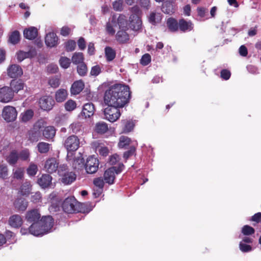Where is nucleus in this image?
Returning <instances> with one entry per match:
<instances>
[{
    "instance_id": "1",
    "label": "nucleus",
    "mask_w": 261,
    "mask_h": 261,
    "mask_svg": "<svg viewBox=\"0 0 261 261\" xmlns=\"http://www.w3.org/2000/svg\"><path fill=\"white\" fill-rule=\"evenodd\" d=\"M130 91L128 86L115 84L106 91L104 101L106 105L123 108L129 102Z\"/></svg>"
},
{
    "instance_id": "2",
    "label": "nucleus",
    "mask_w": 261,
    "mask_h": 261,
    "mask_svg": "<svg viewBox=\"0 0 261 261\" xmlns=\"http://www.w3.org/2000/svg\"><path fill=\"white\" fill-rule=\"evenodd\" d=\"M62 207L64 212L68 214L86 213L90 211L85 203L79 202L73 196L66 198L63 201Z\"/></svg>"
},
{
    "instance_id": "3",
    "label": "nucleus",
    "mask_w": 261,
    "mask_h": 261,
    "mask_svg": "<svg viewBox=\"0 0 261 261\" xmlns=\"http://www.w3.org/2000/svg\"><path fill=\"white\" fill-rule=\"evenodd\" d=\"M108 107L104 110V115L106 118L111 122H115L118 120L120 115L121 113L118 106L115 105H107Z\"/></svg>"
},
{
    "instance_id": "4",
    "label": "nucleus",
    "mask_w": 261,
    "mask_h": 261,
    "mask_svg": "<svg viewBox=\"0 0 261 261\" xmlns=\"http://www.w3.org/2000/svg\"><path fill=\"white\" fill-rule=\"evenodd\" d=\"M42 229L36 231L38 234H45L48 232L54 224V220L51 216H43L39 220Z\"/></svg>"
},
{
    "instance_id": "5",
    "label": "nucleus",
    "mask_w": 261,
    "mask_h": 261,
    "mask_svg": "<svg viewBox=\"0 0 261 261\" xmlns=\"http://www.w3.org/2000/svg\"><path fill=\"white\" fill-rule=\"evenodd\" d=\"M80 139L77 136L72 135L65 140L63 144L67 151L69 152L76 151L80 147Z\"/></svg>"
},
{
    "instance_id": "6",
    "label": "nucleus",
    "mask_w": 261,
    "mask_h": 261,
    "mask_svg": "<svg viewBox=\"0 0 261 261\" xmlns=\"http://www.w3.org/2000/svg\"><path fill=\"white\" fill-rule=\"evenodd\" d=\"M99 165V160L94 155H91L87 159L84 169L87 173L94 174L97 171Z\"/></svg>"
},
{
    "instance_id": "7",
    "label": "nucleus",
    "mask_w": 261,
    "mask_h": 261,
    "mask_svg": "<svg viewBox=\"0 0 261 261\" xmlns=\"http://www.w3.org/2000/svg\"><path fill=\"white\" fill-rule=\"evenodd\" d=\"M17 115V112L14 107L7 106L4 108L2 116L7 122L14 121L16 119Z\"/></svg>"
},
{
    "instance_id": "8",
    "label": "nucleus",
    "mask_w": 261,
    "mask_h": 261,
    "mask_svg": "<svg viewBox=\"0 0 261 261\" xmlns=\"http://www.w3.org/2000/svg\"><path fill=\"white\" fill-rule=\"evenodd\" d=\"M14 93L12 89L8 86L0 88V101L7 103L12 100L14 97Z\"/></svg>"
},
{
    "instance_id": "9",
    "label": "nucleus",
    "mask_w": 261,
    "mask_h": 261,
    "mask_svg": "<svg viewBox=\"0 0 261 261\" xmlns=\"http://www.w3.org/2000/svg\"><path fill=\"white\" fill-rule=\"evenodd\" d=\"M95 112L94 105L92 102L85 103L82 111L79 115V118L87 119L92 117Z\"/></svg>"
},
{
    "instance_id": "10",
    "label": "nucleus",
    "mask_w": 261,
    "mask_h": 261,
    "mask_svg": "<svg viewBox=\"0 0 261 261\" xmlns=\"http://www.w3.org/2000/svg\"><path fill=\"white\" fill-rule=\"evenodd\" d=\"M111 22L114 26H117L118 24L120 29L127 28V20L125 15L119 14L118 18H117L116 15H113L112 17Z\"/></svg>"
},
{
    "instance_id": "11",
    "label": "nucleus",
    "mask_w": 261,
    "mask_h": 261,
    "mask_svg": "<svg viewBox=\"0 0 261 261\" xmlns=\"http://www.w3.org/2000/svg\"><path fill=\"white\" fill-rule=\"evenodd\" d=\"M59 162L55 158L48 159L44 164L45 170L49 173H53L57 171Z\"/></svg>"
},
{
    "instance_id": "12",
    "label": "nucleus",
    "mask_w": 261,
    "mask_h": 261,
    "mask_svg": "<svg viewBox=\"0 0 261 261\" xmlns=\"http://www.w3.org/2000/svg\"><path fill=\"white\" fill-rule=\"evenodd\" d=\"M41 214L37 209H33L29 211L25 214L26 220L28 222L32 223V224L39 222Z\"/></svg>"
},
{
    "instance_id": "13",
    "label": "nucleus",
    "mask_w": 261,
    "mask_h": 261,
    "mask_svg": "<svg viewBox=\"0 0 261 261\" xmlns=\"http://www.w3.org/2000/svg\"><path fill=\"white\" fill-rule=\"evenodd\" d=\"M55 101L51 97L45 96L41 97L39 100L40 108L45 111H48L52 109Z\"/></svg>"
},
{
    "instance_id": "14",
    "label": "nucleus",
    "mask_w": 261,
    "mask_h": 261,
    "mask_svg": "<svg viewBox=\"0 0 261 261\" xmlns=\"http://www.w3.org/2000/svg\"><path fill=\"white\" fill-rule=\"evenodd\" d=\"M8 75L11 78H16L20 76L23 74L22 68L16 64L11 65L7 69Z\"/></svg>"
},
{
    "instance_id": "15",
    "label": "nucleus",
    "mask_w": 261,
    "mask_h": 261,
    "mask_svg": "<svg viewBox=\"0 0 261 261\" xmlns=\"http://www.w3.org/2000/svg\"><path fill=\"white\" fill-rule=\"evenodd\" d=\"M45 43L48 47L56 46L58 44V38L56 34L54 32L47 34L45 38Z\"/></svg>"
},
{
    "instance_id": "16",
    "label": "nucleus",
    "mask_w": 261,
    "mask_h": 261,
    "mask_svg": "<svg viewBox=\"0 0 261 261\" xmlns=\"http://www.w3.org/2000/svg\"><path fill=\"white\" fill-rule=\"evenodd\" d=\"M194 24L191 20H186L184 18L178 21V29L182 32H190L193 29Z\"/></svg>"
},
{
    "instance_id": "17",
    "label": "nucleus",
    "mask_w": 261,
    "mask_h": 261,
    "mask_svg": "<svg viewBox=\"0 0 261 261\" xmlns=\"http://www.w3.org/2000/svg\"><path fill=\"white\" fill-rule=\"evenodd\" d=\"M103 179L105 182L109 185H112L114 183L115 179L114 168H109L105 171Z\"/></svg>"
},
{
    "instance_id": "18",
    "label": "nucleus",
    "mask_w": 261,
    "mask_h": 261,
    "mask_svg": "<svg viewBox=\"0 0 261 261\" xmlns=\"http://www.w3.org/2000/svg\"><path fill=\"white\" fill-rule=\"evenodd\" d=\"M52 177L48 174H43L38 178L37 183L42 188L48 187L51 184Z\"/></svg>"
},
{
    "instance_id": "19",
    "label": "nucleus",
    "mask_w": 261,
    "mask_h": 261,
    "mask_svg": "<svg viewBox=\"0 0 261 261\" xmlns=\"http://www.w3.org/2000/svg\"><path fill=\"white\" fill-rule=\"evenodd\" d=\"M9 224L13 228H19L23 223L21 217L17 214L11 216L8 220Z\"/></svg>"
},
{
    "instance_id": "20",
    "label": "nucleus",
    "mask_w": 261,
    "mask_h": 261,
    "mask_svg": "<svg viewBox=\"0 0 261 261\" xmlns=\"http://www.w3.org/2000/svg\"><path fill=\"white\" fill-rule=\"evenodd\" d=\"M38 30L34 27H30L23 30V36L28 40H34L38 36Z\"/></svg>"
},
{
    "instance_id": "21",
    "label": "nucleus",
    "mask_w": 261,
    "mask_h": 261,
    "mask_svg": "<svg viewBox=\"0 0 261 261\" xmlns=\"http://www.w3.org/2000/svg\"><path fill=\"white\" fill-rule=\"evenodd\" d=\"M116 40L119 44L127 43L129 40V36L125 30L118 31L116 33Z\"/></svg>"
},
{
    "instance_id": "22",
    "label": "nucleus",
    "mask_w": 261,
    "mask_h": 261,
    "mask_svg": "<svg viewBox=\"0 0 261 261\" xmlns=\"http://www.w3.org/2000/svg\"><path fill=\"white\" fill-rule=\"evenodd\" d=\"M130 27L135 31H138L141 28L142 21L140 16L130 15L129 18Z\"/></svg>"
},
{
    "instance_id": "23",
    "label": "nucleus",
    "mask_w": 261,
    "mask_h": 261,
    "mask_svg": "<svg viewBox=\"0 0 261 261\" xmlns=\"http://www.w3.org/2000/svg\"><path fill=\"white\" fill-rule=\"evenodd\" d=\"M85 160L82 155L75 157L72 162V167L77 171L83 170L85 168Z\"/></svg>"
},
{
    "instance_id": "24",
    "label": "nucleus",
    "mask_w": 261,
    "mask_h": 261,
    "mask_svg": "<svg viewBox=\"0 0 261 261\" xmlns=\"http://www.w3.org/2000/svg\"><path fill=\"white\" fill-rule=\"evenodd\" d=\"M84 87L85 85L82 81L80 80L74 82L70 89L71 94L74 95L79 94L83 90Z\"/></svg>"
},
{
    "instance_id": "25",
    "label": "nucleus",
    "mask_w": 261,
    "mask_h": 261,
    "mask_svg": "<svg viewBox=\"0 0 261 261\" xmlns=\"http://www.w3.org/2000/svg\"><path fill=\"white\" fill-rule=\"evenodd\" d=\"M24 83L20 80H12L10 83V88L13 93H17L19 91L22 90L24 87Z\"/></svg>"
},
{
    "instance_id": "26",
    "label": "nucleus",
    "mask_w": 261,
    "mask_h": 261,
    "mask_svg": "<svg viewBox=\"0 0 261 261\" xmlns=\"http://www.w3.org/2000/svg\"><path fill=\"white\" fill-rule=\"evenodd\" d=\"M19 159V155L16 150H12L9 154L6 156V160L7 163L12 166L15 165Z\"/></svg>"
},
{
    "instance_id": "27",
    "label": "nucleus",
    "mask_w": 261,
    "mask_h": 261,
    "mask_svg": "<svg viewBox=\"0 0 261 261\" xmlns=\"http://www.w3.org/2000/svg\"><path fill=\"white\" fill-rule=\"evenodd\" d=\"M76 178V174L73 172H68L61 178V181L65 185H69L73 182Z\"/></svg>"
},
{
    "instance_id": "28",
    "label": "nucleus",
    "mask_w": 261,
    "mask_h": 261,
    "mask_svg": "<svg viewBox=\"0 0 261 261\" xmlns=\"http://www.w3.org/2000/svg\"><path fill=\"white\" fill-rule=\"evenodd\" d=\"M42 134L45 139H52L55 136L56 129L54 126H46L43 130Z\"/></svg>"
},
{
    "instance_id": "29",
    "label": "nucleus",
    "mask_w": 261,
    "mask_h": 261,
    "mask_svg": "<svg viewBox=\"0 0 261 261\" xmlns=\"http://www.w3.org/2000/svg\"><path fill=\"white\" fill-rule=\"evenodd\" d=\"M167 25L172 32H177L178 30V21L175 18L172 17L168 18L167 20Z\"/></svg>"
},
{
    "instance_id": "30",
    "label": "nucleus",
    "mask_w": 261,
    "mask_h": 261,
    "mask_svg": "<svg viewBox=\"0 0 261 261\" xmlns=\"http://www.w3.org/2000/svg\"><path fill=\"white\" fill-rule=\"evenodd\" d=\"M162 19V14L160 13L151 12L149 17V22L153 25L160 23Z\"/></svg>"
},
{
    "instance_id": "31",
    "label": "nucleus",
    "mask_w": 261,
    "mask_h": 261,
    "mask_svg": "<svg viewBox=\"0 0 261 261\" xmlns=\"http://www.w3.org/2000/svg\"><path fill=\"white\" fill-rule=\"evenodd\" d=\"M67 95L68 93L66 90L60 89L56 92L55 99L57 102H61L66 99Z\"/></svg>"
},
{
    "instance_id": "32",
    "label": "nucleus",
    "mask_w": 261,
    "mask_h": 261,
    "mask_svg": "<svg viewBox=\"0 0 261 261\" xmlns=\"http://www.w3.org/2000/svg\"><path fill=\"white\" fill-rule=\"evenodd\" d=\"M105 53L108 62L112 61L116 57V51L111 47L106 46L105 48Z\"/></svg>"
},
{
    "instance_id": "33",
    "label": "nucleus",
    "mask_w": 261,
    "mask_h": 261,
    "mask_svg": "<svg viewBox=\"0 0 261 261\" xmlns=\"http://www.w3.org/2000/svg\"><path fill=\"white\" fill-rule=\"evenodd\" d=\"M162 11L164 13L172 14L174 12V9L173 3L169 1H166L163 3L162 7Z\"/></svg>"
},
{
    "instance_id": "34",
    "label": "nucleus",
    "mask_w": 261,
    "mask_h": 261,
    "mask_svg": "<svg viewBox=\"0 0 261 261\" xmlns=\"http://www.w3.org/2000/svg\"><path fill=\"white\" fill-rule=\"evenodd\" d=\"M121 123L123 125V132L124 133L131 132L135 126L134 123L130 120H123Z\"/></svg>"
},
{
    "instance_id": "35",
    "label": "nucleus",
    "mask_w": 261,
    "mask_h": 261,
    "mask_svg": "<svg viewBox=\"0 0 261 261\" xmlns=\"http://www.w3.org/2000/svg\"><path fill=\"white\" fill-rule=\"evenodd\" d=\"M108 129V124L104 122H99L95 124V130L99 134H104Z\"/></svg>"
},
{
    "instance_id": "36",
    "label": "nucleus",
    "mask_w": 261,
    "mask_h": 261,
    "mask_svg": "<svg viewBox=\"0 0 261 261\" xmlns=\"http://www.w3.org/2000/svg\"><path fill=\"white\" fill-rule=\"evenodd\" d=\"M16 208L19 211H24L28 206V202L23 199H17L14 203Z\"/></svg>"
},
{
    "instance_id": "37",
    "label": "nucleus",
    "mask_w": 261,
    "mask_h": 261,
    "mask_svg": "<svg viewBox=\"0 0 261 261\" xmlns=\"http://www.w3.org/2000/svg\"><path fill=\"white\" fill-rule=\"evenodd\" d=\"M33 51L29 50V51H23L22 50H19L17 53V59L18 61L21 62L24 59L32 57L34 56Z\"/></svg>"
},
{
    "instance_id": "38",
    "label": "nucleus",
    "mask_w": 261,
    "mask_h": 261,
    "mask_svg": "<svg viewBox=\"0 0 261 261\" xmlns=\"http://www.w3.org/2000/svg\"><path fill=\"white\" fill-rule=\"evenodd\" d=\"M50 146L51 144L44 142H39L37 145L38 151L41 153H47L50 149Z\"/></svg>"
},
{
    "instance_id": "39",
    "label": "nucleus",
    "mask_w": 261,
    "mask_h": 261,
    "mask_svg": "<svg viewBox=\"0 0 261 261\" xmlns=\"http://www.w3.org/2000/svg\"><path fill=\"white\" fill-rule=\"evenodd\" d=\"M40 132L35 129L31 130L29 134V140L31 142H37L40 139Z\"/></svg>"
},
{
    "instance_id": "40",
    "label": "nucleus",
    "mask_w": 261,
    "mask_h": 261,
    "mask_svg": "<svg viewBox=\"0 0 261 261\" xmlns=\"http://www.w3.org/2000/svg\"><path fill=\"white\" fill-rule=\"evenodd\" d=\"M38 171V166L33 162H31L27 169V173L30 176H35Z\"/></svg>"
},
{
    "instance_id": "41",
    "label": "nucleus",
    "mask_w": 261,
    "mask_h": 261,
    "mask_svg": "<svg viewBox=\"0 0 261 261\" xmlns=\"http://www.w3.org/2000/svg\"><path fill=\"white\" fill-rule=\"evenodd\" d=\"M41 227L42 226L39 222L34 223L29 227V232L30 233L36 236H42L44 234H38L35 233L37 230L42 229Z\"/></svg>"
},
{
    "instance_id": "42",
    "label": "nucleus",
    "mask_w": 261,
    "mask_h": 261,
    "mask_svg": "<svg viewBox=\"0 0 261 261\" xmlns=\"http://www.w3.org/2000/svg\"><path fill=\"white\" fill-rule=\"evenodd\" d=\"M84 57L82 53H75L72 57V61L73 64H80L84 62Z\"/></svg>"
},
{
    "instance_id": "43",
    "label": "nucleus",
    "mask_w": 261,
    "mask_h": 261,
    "mask_svg": "<svg viewBox=\"0 0 261 261\" xmlns=\"http://www.w3.org/2000/svg\"><path fill=\"white\" fill-rule=\"evenodd\" d=\"M9 41L13 44H17L20 41V33L18 31H13L9 36Z\"/></svg>"
},
{
    "instance_id": "44",
    "label": "nucleus",
    "mask_w": 261,
    "mask_h": 261,
    "mask_svg": "<svg viewBox=\"0 0 261 261\" xmlns=\"http://www.w3.org/2000/svg\"><path fill=\"white\" fill-rule=\"evenodd\" d=\"M9 175L8 168L5 164H0V178L7 179Z\"/></svg>"
},
{
    "instance_id": "45",
    "label": "nucleus",
    "mask_w": 261,
    "mask_h": 261,
    "mask_svg": "<svg viewBox=\"0 0 261 261\" xmlns=\"http://www.w3.org/2000/svg\"><path fill=\"white\" fill-rule=\"evenodd\" d=\"M34 116V112L32 110H28L21 114V121L26 122L30 120Z\"/></svg>"
},
{
    "instance_id": "46",
    "label": "nucleus",
    "mask_w": 261,
    "mask_h": 261,
    "mask_svg": "<svg viewBox=\"0 0 261 261\" xmlns=\"http://www.w3.org/2000/svg\"><path fill=\"white\" fill-rule=\"evenodd\" d=\"M130 142L131 140L129 138L126 136H122L119 138L118 146L119 148H124L125 146L129 145Z\"/></svg>"
},
{
    "instance_id": "47",
    "label": "nucleus",
    "mask_w": 261,
    "mask_h": 261,
    "mask_svg": "<svg viewBox=\"0 0 261 261\" xmlns=\"http://www.w3.org/2000/svg\"><path fill=\"white\" fill-rule=\"evenodd\" d=\"M64 107L66 111L71 112L76 108V103L75 101L69 99L65 103Z\"/></svg>"
},
{
    "instance_id": "48",
    "label": "nucleus",
    "mask_w": 261,
    "mask_h": 261,
    "mask_svg": "<svg viewBox=\"0 0 261 261\" xmlns=\"http://www.w3.org/2000/svg\"><path fill=\"white\" fill-rule=\"evenodd\" d=\"M77 72L81 76H85L87 73V67L85 63H82L77 66Z\"/></svg>"
},
{
    "instance_id": "49",
    "label": "nucleus",
    "mask_w": 261,
    "mask_h": 261,
    "mask_svg": "<svg viewBox=\"0 0 261 261\" xmlns=\"http://www.w3.org/2000/svg\"><path fill=\"white\" fill-rule=\"evenodd\" d=\"M19 158L22 161H28L29 160L30 152L28 149H24L20 151L18 153Z\"/></svg>"
},
{
    "instance_id": "50",
    "label": "nucleus",
    "mask_w": 261,
    "mask_h": 261,
    "mask_svg": "<svg viewBox=\"0 0 261 261\" xmlns=\"http://www.w3.org/2000/svg\"><path fill=\"white\" fill-rule=\"evenodd\" d=\"M123 0H116L113 4V8L114 10L116 11H122L123 9Z\"/></svg>"
},
{
    "instance_id": "51",
    "label": "nucleus",
    "mask_w": 261,
    "mask_h": 261,
    "mask_svg": "<svg viewBox=\"0 0 261 261\" xmlns=\"http://www.w3.org/2000/svg\"><path fill=\"white\" fill-rule=\"evenodd\" d=\"M255 232L254 229L251 226L246 225L242 229V233L245 236L252 235Z\"/></svg>"
},
{
    "instance_id": "52",
    "label": "nucleus",
    "mask_w": 261,
    "mask_h": 261,
    "mask_svg": "<svg viewBox=\"0 0 261 261\" xmlns=\"http://www.w3.org/2000/svg\"><path fill=\"white\" fill-rule=\"evenodd\" d=\"M76 42L73 40H69L65 43V47L67 51H72L75 49Z\"/></svg>"
},
{
    "instance_id": "53",
    "label": "nucleus",
    "mask_w": 261,
    "mask_h": 261,
    "mask_svg": "<svg viewBox=\"0 0 261 261\" xmlns=\"http://www.w3.org/2000/svg\"><path fill=\"white\" fill-rule=\"evenodd\" d=\"M59 62L62 67L66 69L70 66V60L67 57H62L59 60Z\"/></svg>"
},
{
    "instance_id": "54",
    "label": "nucleus",
    "mask_w": 261,
    "mask_h": 261,
    "mask_svg": "<svg viewBox=\"0 0 261 261\" xmlns=\"http://www.w3.org/2000/svg\"><path fill=\"white\" fill-rule=\"evenodd\" d=\"M105 180L102 177H97L94 179L93 184L100 189L102 190L105 185Z\"/></svg>"
},
{
    "instance_id": "55",
    "label": "nucleus",
    "mask_w": 261,
    "mask_h": 261,
    "mask_svg": "<svg viewBox=\"0 0 261 261\" xmlns=\"http://www.w3.org/2000/svg\"><path fill=\"white\" fill-rule=\"evenodd\" d=\"M24 169L22 168H17L13 173V177L17 179H21L23 177Z\"/></svg>"
},
{
    "instance_id": "56",
    "label": "nucleus",
    "mask_w": 261,
    "mask_h": 261,
    "mask_svg": "<svg viewBox=\"0 0 261 261\" xmlns=\"http://www.w3.org/2000/svg\"><path fill=\"white\" fill-rule=\"evenodd\" d=\"M151 59V56L149 54H145L142 56L140 60V64L143 66H146L150 63Z\"/></svg>"
},
{
    "instance_id": "57",
    "label": "nucleus",
    "mask_w": 261,
    "mask_h": 261,
    "mask_svg": "<svg viewBox=\"0 0 261 261\" xmlns=\"http://www.w3.org/2000/svg\"><path fill=\"white\" fill-rule=\"evenodd\" d=\"M48 84L53 88H56L60 85V80L57 76L53 77L49 79Z\"/></svg>"
},
{
    "instance_id": "58",
    "label": "nucleus",
    "mask_w": 261,
    "mask_h": 261,
    "mask_svg": "<svg viewBox=\"0 0 261 261\" xmlns=\"http://www.w3.org/2000/svg\"><path fill=\"white\" fill-rule=\"evenodd\" d=\"M58 174L60 176H63L64 174L67 173L68 171V167L65 164H58Z\"/></svg>"
},
{
    "instance_id": "59",
    "label": "nucleus",
    "mask_w": 261,
    "mask_h": 261,
    "mask_svg": "<svg viewBox=\"0 0 261 261\" xmlns=\"http://www.w3.org/2000/svg\"><path fill=\"white\" fill-rule=\"evenodd\" d=\"M81 125L79 122H74L70 124L69 128L73 133H77L81 130Z\"/></svg>"
},
{
    "instance_id": "60",
    "label": "nucleus",
    "mask_w": 261,
    "mask_h": 261,
    "mask_svg": "<svg viewBox=\"0 0 261 261\" xmlns=\"http://www.w3.org/2000/svg\"><path fill=\"white\" fill-rule=\"evenodd\" d=\"M240 249L243 252H248L252 250V247L250 245L241 242L239 244Z\"/></svg>"
},
{
    "instance_id": "61",
    "label": "nucleus",
    "mask_w": 261,
    "mask_h": 261,
    "mask_svg": "<svg viewBox=\"0 0 261 261\" xmlns=\"http://www.w3.org/2000/svg\"><path fill=\"white\" fill-rule=\"evenodd\" d=\"M136 151V148L134 146H131L129 149L123 153V158L126 160L130 156H132L134 154H135Z\"/></svg>"
},
{
    "instance_id": "62",
    "label": "nucleus",
    "mask_w": 261,
    "mask_h": 261,
    "mask_svg": "<svg viewBox=\"0 0 261 261\" xmlns=\"http://www.w3.org/2000/svg\"><path fill=\"white\" fill-rule=\"evenodd\" d=\"M101 71V68L99 65H96L92 67L90 74L93 76H97Z\"/></svg>"
},
{
    "instance_id": "63",
    "label": "nucleus",
    "mask_w": 261,
    "mask_h": 261,
    "mask_svg": "<svg viewBox=\"0 0 261 261\" xmlns=\"http://www.w3.org/2000/svg\"><path fill=\"white\" fill-rule=\"evenodd\" d=\"M231 75V73L228 69H222L220 72L221 77L224 80H228Z\"/></svg>"
},
{
    "instance_id": "64",
    "label": "nucleus",
    "mask_w": 261,
    "mask_h": 261,
    "mask_svg": "<svg viewBox=\"0 0 261 261\" xmlns=\"http://www.w3.org/2000/svg\"><path fill=\"white\" fill-rule=\"evenodd\" d=\"M113 27H115L113 23L111 22H109L107 23L106 25V30L107 32L111 35H114L115 33V30L113 28Z\"/></svg>"
}]
</instances>
